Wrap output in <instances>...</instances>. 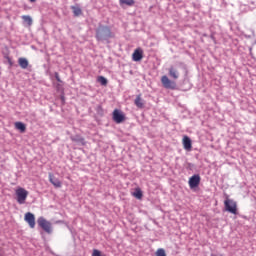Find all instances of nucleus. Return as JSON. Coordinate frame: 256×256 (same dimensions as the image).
Segmentation results:
<instances>
[{"mask_svg":"<svg viewBox=\"0 0 256 256\" xmlns=\"http://www.w3.org/2000/svg\"><path fill=\"white\" fill-rule=\"evenodd\" d=\"M113 37L111 33V28L109 26H99L96 30V39L97 41H105Z\"/></svg>","mask_w":256,"mask_h":256,"instance_id":"nucleus-1","label":"nucleus"},{"mask_svg":"<svg viewBox=\"0 0 256 256\" xmlns=\"http://www.w3.org/2000/svg\"><path fill=\"white\" fill-rule=\"evenodd\" d=\"M27 197H29V191L25 190V188L19 187L16 189V201L19 205H25Z\"/></svg>","mask_w":256,"mask_h":256,"instance_id":"nucleus-2","label":"nucleus"},{"mask_svg":"<svg viewBox=\"0 0 256 256\" xmlns=\"http://www.w3.org/2000/svg\"><path fill=\"white\" fill-rule=\"evenodd\" d=\"M224 207L225 210L228 211V213H232V215H237V202H235L234 200L227 198L224 201Z\"/></svg>","mask_w":256,"mask_h":256,"instance_id":"nucleus-3","label":"nucleus"},{"mask_svg":"<svg viewBox=\"0 0 256 256\" xmlns=\"http://www.w3.org/2000/svg\"><path fill=\"white\" fill-rule=\"evenodd\" d=\"M112 119L114 123H123V121H125V114L121 110L115 109L112 113Z\"/></svg>","mask_w":256,"mask_h":256,"instance_id":"nucleus-4","label":"nucleus"},{"mask_svg":"<svg viewBox=\"0 0 256 256\" xmlns=\"http://www.w3.org/2000/svg\"><path fill=\"white\" fill-rule=\"evenodd\" d=\"M161 83L165 89H177V84L171 81L167 76H162Z\"/></svg>","mask_w":256,"mask_h":256,"instance_id":"nucleus-5","label":"nucleus"},{"mask_svg":"<svg viewBox=\"0 0 256 256\" xmlns=\"http://www.w3.org/2000/svg\"><path fill=\"white\" fill-rule=\"evenodd\" d=\"M200 183H201V176H199V175H193L189 179L190 189H195V187H199Z\"/></svg>","mask_w":256,"mask_h":256,"instance_id":"nucleus-6","label":"nucleus"},{"mask_svg":"<svg viewBox=\"0 0 256 256\" xmlns=\"http://www.w3.org/2000/svg\"><path fill=\"white\" fill-rule=\"evenodd\" d=\"M182 145L185 151H191L193 149V144L191 142V138L189 136H184L182 139Z\"/></svg>","mask_w":256,"mask_h":256,"instance_id":"nucleus-7","label":"nucleus"},{"mask_svg":"<svg viewBox=\"0 0 256 256\" xmlns=\"http://www.w3.org/2000/svg\"><path fill=\"white\" fill-rule=\"evenodd\" d=\"M133 61H141L143 59V49L137 48L132 54Z\"/></svg>","mask_w":256,"mask_h":256,"instance_id":"nucleus-8","label":"nucleus"},{"mask_svg":"<svg viewBox=\"0 0 256 256\" xmlns=\"http://www.w3.org/2000/svg\"><path fill=\"white\" fill-rule=\"evenodd\" d=\"M49 181L52 185H54L58 189L62 187V183L60 182L59 179L55 178L53 173H49Z\"/></svg>","mask_w":256,"mask_h":256,"instance_id":"nucleus-9","label":"nucleus"},{"mask_svg":"<svg viewBox=\"0 0 256 256\" xmlns=\"http://www.w3.org/2000/svg\"><path fill=\"white\" fill-rule=\"evenodd\" d=\"M24 221H26L28 225H35V215L31 212H27L24 216Z\"/></svg>","mask_w":256,"mask_h":256,"instance_id":"nucleus-10","label":"nucleus"},{"mask_svg":"<svg viewBox=\"0 0 256 256\" xmlns=\"http://www.w3.org/2000/svg\"><path fill=\"white\" fill-rule=\"evenodd\" d=\"M134 105L138 107V109H143L145 107V102L143 101V98H141V95H138L136 99L134 100Z\"/></svg>","mask_w":256,"mask_h":256,"instance_id":"nucleus-11","label":"nucleus"},{"mask_svg":"<svg viewBox=\"0 0 256 256\" xmlns=\"http://www.w3.org/2000/svg\"><path fill=\"white\" fill-rule=\"evenodd\" d=\"M14 127L20 131V133H25V131H27V126L23 122H15Z\"/></svg>","mask_w":256,"mask_h":256,"instance_id":"nucleus-12","label":"nucleus"},{"mask_svg":"<svg viewBox=\"0 0 256 256\" xmlns=\"http://www.w3.org/2000/svg\"><path fill=\"white\" fill-rule=\"evenodd\" d=\"M18 65L21 67V69H27L29 67V61L27 58H19Z\"/></svg>","mask_w":256,"mask_h":256,"instance_id":"nucleus-13","label":"nucleus"},{"mask_svg":"<svg viewBox=\"0 0 256 256\" xmlns=\"http://www.w3.org/2000/svg\"><path fill=\"white\" fill-rule=\"evenodd\" d=\"M74 17H81L83 15V10L79 6H71Z\"/></svg>","mask_w":256,"mask_h":256,"instance_id":"nucleus-14","label":"nucleus"},{"mask_svg":"<svg viewBox=\"0 0 256 256\" xmlns=\"http://www.w3.org/2000/svg\"><path fill=\"white\" fill-rule=\"evenodd\" d=\"M133 197L136 199H143V191H141V188H135L134 192L132 193Z\"/></svg>","mask_w":256,"mask_h":256,"instance_id":"nucleus-15","label":"nucleus"},{"mask_svg":"<svg viewBox=\"0 0 256 256\" xmlns=\"http://www.w3.org/2000/svg\"><path fill=\"white\" fill-rule=\"evenodd\" d=\"M169 75L172 79H179V72L174 67L169 68Z\"/></svg>","mask_w":256,"mask_h":256,"instance_id":"nucleus-16","label":"nucleus"},{"mask_svg":"<svg viewBox=\"0 0 256 256\" xmlns=\"http://www.w3.org/2000/svg\"><path fill=\"white\" fill-rule=\"evenodd\" d=\"M71 141L74 143H81L82 145H85V138L80 136L71 137Z\"/></svg>","mask_w":256,"mask_h":256,"instance_id":"nucleus-17","label":"nucleus"},{"mask_svg":"<svg viewBox=\"0 0 256 256\" xmlns=\"http://www.w3.org/2000/svg\"><path fill=\"white\" fill-rule=\"evenodd\" d=\"M22 19H23L24 23H27V25H29V27H31V25H33V18H31V16L23 15Z\"/></svg>","mask_w":256,"mask_h":256,"instance_id":"nucleus-18","label":"nucleus"},{"mask_svg":"<svg viewBox=\"0 0 256 256\" xmlns=\"http://www.w3.org/2000/svg\"><path fill=\"white\" fill-rule=\"evenodd\" d=\"M120 5H128L129 7H132V5H135V0H119Z\"/></svg>","mask_w":256,"mask_h":256,"instance_id":"nucleus-19","label":"nucleus"},{"mask_svg":"<svg viewBox=\"0 0 256 256\" xmlns=\"http://www.w3.org/2000/svg\"><path fill=\"white\" fill-rule=\"evenodd\" d=\"M41 229L46 233H51V231H53V228H51V225H41Z\"/></svg>","mask_w":256,"mask_h":256,"instance_id":"nucleus-20","label":"nucleus"},{"mask_svg":"<svg viewBox=\"0 0 256 256\" xmlns=\"http://www.w3.org/2000/svg\"><path fill=\"white\" fill-rule=\"evenodd\" d=\"M38 225H49V222L43 217H39L37 220Z\"/></svg>","mask_w":256,"mask_h":256,"instance_id":"nucleus-21","label":"nucleus"},{"mask_svg":"<svg viewBox=\"0 0 256 256\" xmlns=\"http://www.w3.org/2000/svg\"><path fill=\"white\" fill-rule=\"evenodd\" d=\"M98 81H99V83H101V85H107V78L106 77L99 76Z\"/></svg>","mask_w":256,"mask_h":256,"instance_id":"nucleus-22","label":"nucleus"},{"mask_svg":"<svg viewBox=\"0 0 256 256\" xmlns=\"http://www.w3.org/2000/svg\"><path fill=\"white\" fill-rule=\"evenodd\" d=\"M156 256H167V254L165 253L164 249L160 248L156 251Z\"/></svg>","mask_w":256,"mask_h":256,"instance_id":"nucleus-23","label":"nucleus"},{"mask_svg":"<svg viewBox=\"0 0 256 256\" xmlns=\"http://www.w3.org/2000/svg\"><path fill=\"white\" fill-rule=\"evenodd\" d=\"M92 256H106L105 254H101V251L94 249Z\"/></svg>","mask_w":256,"mask_h":256,"instance_id":"nucleus-24","label":"nucleus"},{"mask_svg":"<svg viewBox=\"0 0 256 256\" xmlns=\"http://www.w3.org/2000/svg\"><path fill=\"white\" fill-rule=\"evenodd\" d=\"M55 79L56 81H58L59 83H61V78L59 77V73H55Z\"/></svg>","mask_w":256,"mask_h":256,"instance_id":"nucleus-25","label":"nucleus"},{"mask_svg":"<svg viewBox=\"0 0 256 256\" xmlns=\"http://www.w3.org/2000/svg\"><path fill=\"white\" fill-rule=\"evenodd\" d=\"M30 3H35L37 0H28Z\"/></svg>","mask_w":256,"mask_h":256,"instance_id":"nucleus-26","label":"nucleus"},{"mask_svg":"<svg viewBox=\"0 0 256 256\" xmlns=\"http://www.w3.org/2000/svg\"><path fill=\"white\" fill-rule=\"evenodd\" d=\"M33 227H35L34 225H31V228L33 229Z\"/></svg>","mask_w":256,"mask_h":256,"instance_id":"nucleus-27","label":"nucleus"}]
</instances>
